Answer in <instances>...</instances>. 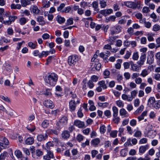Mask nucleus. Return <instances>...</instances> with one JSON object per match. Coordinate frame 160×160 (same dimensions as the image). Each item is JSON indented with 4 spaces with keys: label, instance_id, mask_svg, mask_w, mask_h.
<instances>
[{
    "label": "nucleus",
    "instance_id": "nucleus-49",
    "mask_svg": "<svg viewBox=\"0 0 160 160\" xmlns=\"http://www.w3.org/2000/svg\"><path fill=\"white\" fill-rule=\"evenodd\" d=\"M49 123V121L48 120H46L42 122V126L43 128H45L48 127Z\"/></svg>",
    "mask_w": 160,
    "mask_h": 160
},
{
    "label": "nucleus",
    "instance_id": "nucleus-1",
    "mask_svg": "<svg viewBox=\"0 0 160 160\" xmlns=\"http://www.w3.org/2000/svg\"><path fill=\"white\" fill-rule=\"evenodd\" d=\"M58 79V76L54 73L47 75L45 78V81L48 86H54Z\"/></svg>",
    "mask_w": 160,
    "mask_h": 160
},
{
    "label": "nucleus",
    "instance_id": "nucleus-12",
    "mask_svg": "<svg viewBox=\"0 0 160 160\" xmlns=\"http://www.w3.org/2000/svg\"><path fill=\"white\" fill-rule=\"evenodd\" d=\"M0 141L2 142L1 143L3 144V146H4L5 147H6V146L8 145L9 143L8 139L2 136H0Z\"/></svg>",
    "mask_w": 160,
    "mask_h": 160
},
{
    "label": "nucleus",
    "instance_id": "nucleus-9",
    "mask_svg": "<svg viewBox=\"0 0 160 160\" xmlns=\"http://www.w3.org/2000/svg\"><path fill=\"white\" fill-rule=\"evenodd\" d=\"M44 105L48 108H52L54 107V105L52 101L50 100L45 101L43 102Z\"/></svg>",
    "mask_w": 160,
    "mask_h": 160
},
{
    "label": "nucleus",
    "instance_id": "nucleus-22",
    "mask_svg": "<svg viewBox=\"0 0 160 160\" xmlns=\"http://www.w3.org/2000/svg\"><path fill=\"white\" fill-rule=\"evenodd\" d=\"M88 103L90 106V107L89 109L91 111H94L96 109V108L94 105V103L91 100H89L88 101Z\"/></svg>",
    "mask_w": 160,
    "mask_h": 160
},
{
    "label": "nucleus",
    "instance_id": "nucleus-60",
    "mask_svg": "<svg viewBox=\"0 0 160 160\" xmlns=\"http://www.w3.org/2000/svg\"><path fill=\"white\" fill-rule=\"evenodd\" d=\"M131 51L130 50L127 51L126 54L124 56V58L126 59H128L131 55Z\"/></svg>",
    "mask_w": 160,
    "mask_h": 160
},
{
    "label": "nucleus",
    "instance_id": "nucleus-25",
    "mask_svg": "<svg viewBox=\"0 0 160 160\" xmlns=\"http://www.w3.org/2000/svg\"><path fill=\"white\" fill-rule=\"evenodd\" d=\"M122 99L124 100H127L128 102H131L132 101V98L130 96H129L128 95L123 94L122 95Z\"/></svg>",
    "mask_w": 160,
    "mask_h": 160
},
{
    "label": "nucleus",
    "instance_id": "nucleus-24",
    "mask_svg": "<svg viewBox=\"0 0 160 160\" xmlns=\"http://www.w3.org/2000/svg\"><path fill=\"white\" fill-rule=\"evenodd\" d=\"M62 137L64 139H67L70 137L69 132L67 131H64L62 134Z\"/></svg>",
    "mask_w": 160,
    "mask_h": 160
},
{
    "label": "nucleus",
    "instance_id": "nucleus-30",
    "mask_svg": "<svg viewBox=\"0 0 160 160\" xmlns=\"http://www.w3.org/2000/svg\"><path fill=\"white\" fill-rule=\"evenodd\" d=\"M42 7L43 8H48L50 7V2L43 0L42 2Z\"/></svg>",
    "mask_w": 160,
    "mask_h": 160
},
{
    "label": "nucleus",
    "instance_id": "nucleus-37",
    "mask_svg": "<svg viewBox=\"0 0 160 160\" xmlns=\"http://www.w3.org/2000/svg\"><path fill=\"white\" fill-rule=\"evenodd\" d=\"M56 129H57L56 128ZM60 131H58L57 130V129L55 130V129H49L47 130V132L48 133H49L51 134H54L56 135H57L58 133H59V132Z\"/></svg>",
    "mask_w": 160,
    "mask_h": 160
},
{
    "label": "nucleus",
    "instance_id": "nucleus-44",
    "mask_svg": "<svg viewBox=\"0 0 160 160\" xmlns=\"http://www.w3.org/2000/svg\"><path fill=\"white\" fill-rule=\"evenodd\" d=\"M0 98L2 100L5 102H8L9 103L11 102L10 99L7 96H4L3 95H1L0 96Z\"/></svg>",
    "mask_w": 160,
    "mask_h": 160
},
{
    "label": "nucleus",
    "instance_id": "nucleus-26",
    "mask_svg": "<svg viewBox=\"0 0 160 160\" xmlns=\"http://www.w3.org/2000/svg\"><path fill=\"white\" fill-rule=\"evenodd\" d=\"M155 35V34L153 33H148L147 35V37L148 40L149 42H152L154 40L153 37Z\"/></svg>",
    "mask_w": 160,
    "mask_h": 160
},
{
    "label": "nucleus",
    "instance_id": "nucleus-48",
    "mask_svg": "<svg viewBox=\"0 0 160 160\" xmlns=\"http://www.w3.org/2000/svg\"><path fill=\"white\" fill-rule=\"evenodd\" d=\"M98 78L99 77L98 76L93 75L91 77L90 80L93 82H96L98 80Z\"/></svg>",
    "mask_w": 160,
    "mask_h": 160
},
{
    "label": "nucleus",
    "instance_id": "nucleus-7",
    "mask_svg": "<svg viewBox=\"0 0 160 160\" xmlns=\"http://www.w3.org/2000/svg\"><path fill=\"white\" fill-rule=\"evenodd\" d=\"M72 155L71 158L74 159H78L79 157V154L77 149H73L71 151Z\"/></svg>",
    "mask_w": 160,
    "mask_h": 160
},
{
    "label": "nucleus",
    "instance_id": "nucleus-64",
    "mask_svg": "<svg viewBox=\"0 0 160 160\" xmlns=\"http://www.w3.org/2000/svg\"><path fill=\"white\" fill-rule=\"evenodd\" d=\"M83 138L84 137L82 135L78 134L76 138V139L78 142H80L83 140Z\"/></svg>",
    "mask_w": 160,
    "mask_h": 160
},
{
    "label": "nucleus",
    "instance_id": "nucleus-34",
    "mask_svg": "<svg viewBox=\"0 0 160 160\" xmlns=\"http://www.w3.org/2000/svg\"><path fill=\"white\" fill-rule=\"evenodd\" d=\"M27 128L30 132H32L35 130L36 128L35 126L30 124L27 126Z\"/></svg>",
    "mask_w": 160,
    "mask_h": 160
},
{
    "label": "nucleus",
    "instance_id": "nucleus-55",
    "mask_svg": "<svg viewBox=\"0 0 160 160\" xmlns=\"http://www.w3.org/2000/svg\"><path fill=\"white\" fill-rule=\"evenodd\" d=\"M71 10V8L70 7H67L64 8L63 10L62 11V12H64L65 13H69V12Z\"/></svg>",
    "mask_w": 160,
    "mask_h": 160
},
{
    "label": "nucleus",
    "instance_id": "nucleus-38",
    "mask_svg": "<svg viewBox=\"0 0 160 160\" xmlns=\"http://www.w3.org/2000/svg\"><path fill=\"white\" fill-rule=\"evenodd\" d=\"M99 54V51L98 50L97 51L96 53L94 55L93 58H92L91 59V61L92 62H95L98 61V59H96L98 55Z\"/></svg>",
    "mask_w": 160,
    "mask_h": 160
},
{
    "label": "nucleus",
    "instance_id": "nucleus-5",
    "mask_svg": "<svg viewBox=\"0 0 160 160\" xmlns=\"http://www.w3.org/2000/svg\"><path fill=\"white\" fill-rule=\"evenodd\" d=\"M124 5L127 7L133 9H136L139 5L138 2H132L128 1L124 2Z\"/></svg>",
    "mask_w": 160,
    "mask_h": 160
},
{
    "label": "nucleus",
    "instance_id": "nucleus-61",
    "mask_svg": "<svg viewBox=\"0 0 160 160\" xmlns=\"http://www.w3.org/2000/svg\"><path fill=\"white\" fill-rule=\"evenodd\" d=\"M137 121L134 119L131 120L130 122V125L132 127L135 126L137 124Z\"/></svg>",
    "mask_w": 160,
    "mask_h": 160
},
{
    "label": "nucleus",
    "instance_id": "nucleus-47",
    "mask_svg": "<svg viewBox=\"0 0 160 160\" xmlns=\"http://www.w3.org/2000/svg\"><path fill=\"white\" fill-rule=\"evenodd\" d=\"M98 84L99 86L102 87L103 89H106L107 88V86L105 83V82L104 81H102L98 82Z\"/></svg>",
    "mask_w": 160,
    "mask_h": 160
},
{
    "label": "nucleus",
    "instance_id": "nucleus-31",
    "mask_svg": "<svg viewBox=\"0 0 160 160\" xmlns=\"http://www.w3.org/2000/svg\"><path fill=\"white\" fill-rule=\"evenodd\" d=\"M27 19L25 17H22L19 18V22L21 25H24L27 22Z\"/></svg>",
    "mask_w": 160,
    "mask_h": 160
},
{
    "label": "nucleus",
    "instance_id": "nucleus-32",
    "mask_svg": "<svg viewBox=\"0 0 160 160\" xmlns=\"http://www.w3.org/2000/svg\"><path fill=\"white\" fill-rule=\"evenodd\" d=\"M149 73V72L148 70L146 69H144L143 70L140 74V76L142 77H145L147 76Z\"/></svg>",
    "mask_w": 160,
    "mask_h": 160
},
{
    "label": "nucleus",
    "instance_id": "nucleus-53",
    "mask_svg": "<svg viewBox=\"0 0 160 160\" xmlns=\"http://www.w3.org/2000/svg\"><path fill=\"white\" fill-rule=\"evenodd\" d=\"M150 53L151 54V56L152 57V58H150V60H149V58H148L147 62L149 64H152V63L153 61V58L154 56L153 52L152 51H150Z\"/></svg>",
    "mask_w": 160,
    "mask_h": 160
},
{
    "label": "nucleus",
    "instance_id": "nucleus-6",
    "mask_svg": "<svg viewBox=\"0 0 160 160\" xmlns=\"http://www.w3.org/2000/svg\"><path fill=\"white\" fill-rule=\"evenodd\" d=\"M114 27H112L110 28V33L112 35L117 34L120 32L121 31L122 28L120 26L118 25L116 27L115 30H114Z\"/></svg>",
    "mask_w": 160,
    "mask_h": 160
},
{
    "label": "nucleus",
    "instance_id": "nucleus-62",
    "mask_svg": "<svg viewBox=\"0 0 160 160\" xmlns=\"http://www.w3.org/2000/svg\"><path fill=\"white\" fill-rule=\"evenodd\" d=\"M140 103V100L138 98L136 99L134 102V105L135 107H138Z\"/></svg>",
    "mask_w": 160,
    "mask_h": 160
},
{
    "label": "nucleus",
    "instance_id": "nucleus-8",
    "mask_svg": "<svg viewBox=\"0 0 160 160\" xmlns=\"http://www.w3.org/2000/svg\"><path fill=\"white\" fill-rule=\"evenodd\" d=\"M92 66L93 70H99L101 68V65L100 63L96 61L95 62H92Z\"/></svg>",
    "mask_w": 160,
    "mask_h": 160
},
{
    "label": "nucleus",
    "instance_id": "nucleus-29",
    "mask_svg": "<svg viewBox=\"0 0 160 160\" xmlns=\"http://www.w3.org/2000/svg\"><path fill=\"white\" fill-rule=\"evenodd\" d=\"M100 142V140L98 138H96L92 140L91 142V144L94 146H97Z\"/></svg>",
    "mask_w": 160,
    "mask_h": 160
},
{
    "label": "nucleus",
    "instance_id": "nucleus-17",
    "mask_svg": "<svg viewBox=\"0 0 160 160\" xmlns=\"http://www.w3.org/2000/svg\"><path fill=\"white\" fill-rule=\"evenodd\" d=\"M155 103V98L153 97H150L148 101V105L150 107H154V103Z\"/></svg>",
    "mask_w": 160,
    "mask_h": 160
},
{
    "label": "nucleus",
    "instance_id": "nucleus-43",
    "mask_svg": "<svg viewBox=\"0 0 160 160\" xmlns=\"http://www.w3.org/2000/svg\"><path fill=\"white\" fill-rule=\"evenodd\" d=\"M15 154L18 158H21L22 156V152L19 150H17L15 151Z\"/></svg>",
    "mask_w": 160,
    "mask_h": 160
},
{
    "label": "nucleus",
    "instance_id": "nucleus-4",
    "mask_svg": "<svg viewBox=\"0 0 160 160\" xmlns=\"http://www.w3.org/2000/svg\"><path fill=\"white\" fill-rule=\"evenodd\" d=\"M5 16L6 18H8V20L6 19L5 25H9L11 24L12 22H14L15 20L17 18V17L15 16H9L8 14L6 13Z\"/></svg>",
    "mask_w": 160,
    "mask_h": 160
},
{
    "label": "nucleus",
    "instance_id": "nucleus-19",
    "mask_svg": "<svg viewBox=\"0 0 160 160\" xmlns=\"http://www.w3.org/2000/svg\"><path fill=\"white\" fill-rule=\"evenodd\" d=\"M48 138V135L46 134L45 135L39 134L37 137V139L38 141H41L45 140Z\"/></svg>",
    "mask_w": 160,
    "mask_h": 160
},
{
    "label": "nucleus",
    "instance_id": "nucleus-21",
    "mask_svg": "<svg viewBox=\"0 0 160 160\" xmlns=\"http://www.w3.org/2000/svg\"><path fill=\"white\" fill-rule=\"evenodd\" d=\"M129 18V16H128L122 17V18L118 21V23L121 25L124 24L126 22L127 19Z\"/></svg>",
    "mask_w": 160,
    "mask_h": 160
},
{
    "label": "nucleus",
    "instance_id": "nucleus-57",
    "mask_svg": "<svg viewBox=\"0 0 160 160\" xmlns=\"http://www.w3.org/2000/svg\"><path fill=\"white\" fill-rule=\"evenodd\" d=\"M139 58V55L137 52H134L132 55V59L134 60H137Z\"/></svg>",
    "mask_w": 160,
    "mask_h": 160
},
{
    "label": "nucleus",
    "instance_id": "nucleus-54",
    "mask_svg": "<svg viewBox=\"0 0 160 160\" xmlns=\"http://www.w3.org/2000/svg\"><path fill=\"white\" fill-rule=\"evenodd\" d=\"M118 131L114 130L112 131L110 133V136L112 138H114L117 137Z\"/></svg>",
    "mask_w": 160,
    "mask_h": 160
},
{
    "label": "nucleus",
    "instance_id": "nucleus-45",
    "mask_svg": "<svg viewBox=\"0 0 160 160\" xmlns=\"http://www.w3.org/2000/svg\"><path fill=\"white\" fill-rule=\"evenodd\" d=\"M6 19L7 18L6 16H5V15L4 16V17L2 16V15H0V22L2 23L5 25Z\"/></svg>",
    "mask_w": 160,
    "mask_h": 160
},
{
    "label": "nucleus",
    "instance_id": "nucleus-2",
    "mask_svg": "<svg viewBox=\"0 0 160 160\" xmlns=\"http://www.w3.org/2000/svg\"><path fill=\"white\" fill-rule=\"evenodd\" d=\"M68 119L67 117H62L57 123L56 128L57 130L60 131L61 129L65 126L68 123Z\"/></svg>",
    "mask_w": 160,
    "mask_h": 160
},
{
    "label": "nucleus",
    "instance_id": "nucleus-36",
    "mask_svg": "<svg viewBox=\"0 0 160 160\" xmlns=\"http://www.w3.org/2000/svg\"><path fill=\"white\" fill-rule=\"evenodd\" d=\"M4 69L6 71L10 72H12V67L11 65L7 63L5 66Z\"/></svg>",
    "mask_w": 160,
    "mask_h": 160
},
{
    "label": "nucleus",
    "instance_id": "nucleus-51",
    "mask_svg": "<svg viewBox=\"0 0 160 160\" xmlns=\"http://www.w3.org/2000/svg\"><path fill=\"white\" fill-rule=\"evenodd\" d=\"M116 17L114 16H111L108 18L106 19L107 22H108L110 21L114 22L115 21Z\"/></svg>",
    "mask_w": 160,
    "mask_h": 160
},
{
    "label": "nucleus",
    "instance_id": "nucleus-56",
    "mask_svg": "<svg viewBox=\"0 0 160 160\" xmlns=\"http://www.w3.org/2000/svg\"><path fill=\"white\" fill-rule=\"evenodd\" d=\"M148 142V139L146 138H143L139 141V144H144Z\"/></svg>",
    "mask_w": 160,
    "mask_h": 160
},
{
    "label": "nucleus",
    "instance_id": "nucleus-16",
    "mask_svg": "<svg viewBox=\"0 0 160 160\" xmlns=\"http://www.w3.org/2000/svg\"><path fill=\"white\" fill-rule=\"evenodd\" d=\"M131 70L133 72H138L141 68L136 64L132 63L131 65Z\"/></svg>",
    "mask_w": 160,
    "mask_h": 160
},
{
    "label": "nucleus",
    "instance_id": "nucleus-58",
    "mask_svg": "<svg viewBox=\"0 0 160 160\" xmlns=\"http://www.w3.org/2000/svg\"><path fill=\"white\" fill-rule=\"evenodd\" d=\"M154 107L156 109H158L160 108V100H158L154 103Z\"/></svg>",
    "mask_w": 160,
    "mask_h": 160
},
{
    "label": "nucleus",
    "instance_id": "nucleus-23",
    "mask_svg": "<svg viewBox=\"0 0 160 160\" xmlns=\"http://www.w3.org/2000/svg\"><path fill=\"white\" fill-rule=\"evenodd\" d=\"M148 112L145 111L143 112L138 117V119L139 122L143 120L144 119V117L147 115Z\"/></svg>",
    "mask_w": 160,
    "mask_h": 160
},
{
    "label": "nucleus",
    "instance_id": "nucleus-28",
    "mask_svg": "<svg viewBox=\"0 0 160 160\" xmlns=\"http://www.w3.org/2000/svg\"><path fill=\"white\" fill-rule=\"evenodd\" d=\"M144 109V106L142 105H141L135 112L134 114L135 115H137L140 113Z\"/></svg>",
    "mask_w": 160,
    "mask_h": 160
},
{
    "label": "nucleus",
    "instance_id": "nucleus-15",
    "mask_svg": "<svg viewBox=\"0 0 160 160\" xmlns=\"http://www.w3.org/2000/svg\"><path fill=\"white\" fill-rule=\"evenodd\" d=\"M112 10L111 9L102 10L100 11V13L104 16L108 15L112 12Z\"/></svg>",
    "mask_w": 160,
    "mask_h": 160
},
{
    "label": "nucleus",
    "instance_id": "nucleus-20",
    "mask_svg": "<svg viewBox=\"0 0 160 160\" xmlns=\"http://www.w3.org/2000/svg\"><path fill=\"white\" fill-rule=\"evenodd\" d=\"M37 21L39 22V25H44L45 23L44 18L42 16H39L37 18Z\"/></svg>",
    "mask_w": 160,
    "mask_h": 160
},
{
    "label": "nucleus",
    "instance_id": "nucleus-27",
    "mask_svg": "<svg viewBox=\"0 0 160 160\" xmlns=\"http://www.w3.org/2000/svg\"><path fill=\"white\" fill-rule=\"evenodd\" d=\"M21 2L22 6L24 7H25L27 5L31 3V2L29 0H21Z\"/></svg>",
    "mask_w": 160,
    "mask_h": 160
},
{
    "label": "nucleus",
    "instance_id": "nucleus-11",
    "mask_svg": "<svg viewBox=\"0 0 160 160\" xmlns=\"http://www.w3.org/2000/svg\"><path fill=\"white\" fill-rule=\"evenodd\" d=\"M148 148L149 146L148 145L141 146L139 148V152L141 154H143Z\"/></svg>",
    "mask_w": 160,
    "mask_h": 160
},
{
    "label": "nucleus",
    "instance_id": "nucleus-14",
    "mask_svg": "<svg viewBox=\"0 0 160 160\" xmlns=\"http://www.w3.org/2000/svg\"><path fill=\"white\" fill-rule=\"evenodd\" d=\"M120 115L123 117H127L129 116V114L126 110L123 108H121L119 110Z\"/></svg>",
    "mask_w": 160,
    "mask_h": 160
},
{
    "label": "nucleus",
    "instance_id": "nucleus-40",
    "mask_svg": "<svg viewBox=\"0 0 160 160\" xmlns=\"http://www.w3.org/2000/svg\"><path fill=\"white\" fill-rule=\"evenodd\" d=\"M138 92V91L136 90H134L131 92V96L130 97L132 98V100H133V98H135L136 97Z\"/></svg>",
    "mask_w": 160,
    "mask_h": 160
},
{
    "label": "nucleus",
    "instance_id": "nucleus-59",
    "mask_svg": "<svg viewBox=\"0 0 160 160\" xmlns=\"http://www.w3.org/2000/svg\"><path fill=\"white\" fill-rule=\"evenodd\" d=\"M7 153L6 152H4L2 153L0 155V160H4Z\"/></svg>",
    "mask_w": 160,
    "mask_h": 160
},
{
    "label": "nucleus",
    "instance_id": "nucleus-46",
    "mask_svg": "<svg viewBox=\"0 0 160 160\" xmlns=\"http://www.w3.org/2000/svg\"><path fill=\"white\" fill-rule=\"evenodd\" d=\"M115 39V37L114 36L109 37V38L107 40V41L109 42L110 44L112 45L113 44V43L114 42Z\"/></svg>",
    "mask_w": 160,
    "mask_h": 160
},
{
    "label": "nucleus",
    "instance_id": "nucleus-13",
    "mask_svg": "<svg viewBox=\"0 0 160 160\" xmlns=\"http://www.w3.org/2000/svg\"><path fill=\"white\" fill-rule=\"evenodd\" d=\"M76 109V103L74 100H71L69 102L70 110L72 112L74 111Z\"/></svg>",
    "mask_w": 160,
    "mask_h": 160
},
{
    "label": "nucleus",
    "instance_id": "nucleus-35",
    "mask_svg": "<svg viewBox=\"0 0 160 160\" xmlns=\"http://www.w3.org/2000/svg\"><path fill=\"white\" fill-rule=\"evenodd\" d=\"M56 20L59 23H63L65 21V19L64 18L58 15L56 18Z\"/></svg>",
    "mask_w": 160,
    "mask_h": 160
},
{
    "label": "nucleus",
    "instance_id": "nucleus-33",
    "mask_svg": "<svg viewBox=\"0 0 160 160\" xmlns=\"http://www.w3.org/2000/svg\"><path fill=\"white\" fill-rule=\"evenodd\" d=\"M34 142V138L32 137H29L26 140V143L28 145L32 144Z\"/></svg>",
    "mask_w": 160,
    "mask_h": 160
},
{
    "label": "nucleus",
    "instance_id": "nucleus-50",
    "mask_svg": "<svg viewBox=\"0 0 160 160\" xmlns=\"http://www.w3.org/2000/svg\"><path fill=\"white\" fill-rule=\"evenodd\" d=\"M92 7L94 8V10L98 11V10L97 9L98 7V2L97 1H94L92 3Z\"/></svg>",
    "mask_w": 160,
    "mask_h": 160
},
{
    "label": "nucleus",
    "instance_id": "nucleus-18",
    "mask_svg": "<svg viewBox=\"0 0 160 160\" xmlns=\"http://www.w3.org/2000/svg\"><path fill=\"white\" fill-rule=\"evenodd\" d=\"M30 10L31 12H32L36 14H38L40 12V10L38 9V7L34 5L31 7Z\"/></svg>",
    "mask_w": 160,
    "mask_h": 160
},
{
    "label": "nucleus",
    "instance_id": "nucleus-52",
    "mask_svg": "<svg viewBox=\"0 0 160 160\" xmlns=\"http://www.w3.org/2000/svg\"><path fill=\"white\" fill-rule=\"evenodd\" d=\"M65 6V4L63 3H61L60 6L58 8L57 10L58 11H60L62 12V11L63 10V8Z\"/></svg>",
    "mask_w": 160,
    "mask_h": 160
},
{
    "label": "nucleus",
    "instance_id": "nucleus-39",
    "mask_svg": "<svg viewBox=\"0 0 160 160\" xmlns=\"http://www.w3.org/2000/svg\"><path fill=\"white\" fill-rule=\"evenodd\" d=\"M147 134L148 137L150 138H153L155 136V134H153V131L150 130H148L147 131Z\"/></svg>",
    "mask_w": 160,
    "mask_h": 160
},
{
    "label": "nucleus",
    "instance_id": "nucleus-41",
    "mask_svg": "<svg viewBox=\"0 0 160 160\" xmlns=\"http://www.w3.org/2000/svg\"><path fill=\"white\" fill-rule=\"evenodd\" d=\"M112 111L113 112V117L117 116L118 113V108L115 106L112 107Z\"/></svg>",
    "mask_w": 160,
    "mask_h": 160
},
{
    "label": "nucleus",
    "instance_id": "nucleus-3",
    "mask_svg": "<svg viewBox=\"0 0 160 160\" xmlns=\"http://www.w3.org/2000/svg\"><path fill=\"white\" fill-rule=\"evenodd\" d=\"M78 61V56L76 55H72L69 57L68 62L70 65H74Z\"/></svg>",
    "mask_w": 160,
    "mask_h": 160
},
{
    "label": "nucleus",
    "instance_id": "nucleus-42",
    "mask_svg": "<svg viewBox=\"0 0 160 160\" xmlns=\"http://www.w3.org/2000/svg\"><path fill=\"white\" fill-rule=\"evenodd\" d=\"M98 105L100 107L102 108H105L108 106L109 105V103L107 102L104 103L98 102Z\"/></svg>",
    "mask_w": 160,
    "mask_h": 160
},
{
    "label": "nucleus",
    "instance_id": "nucleus-63",
    "mask_svg": "<svg viewBox=\"0 0 160 160\" xmlns=\"http://www.w3.org/2000/svg\"><path fill=\"white\" fill-rule=\"evenodd\" d=\"M160 29V26L158 24L154 25L153 27V31L157 32L159 31Z\"/></svg>",
    "mask_w": 160,
    "mask_h": 160
},
{
    "label": "nucleus",
    "instance_id": "nucleus-10",
    "mask_svg": "<svg viewBox=\"0 0 160 160\" xmlns=\"http://www.w3.org/2000/svg\"><path fill=\"white\" fill-rule=\"evenodd\" d=\"M74 124L79 128H82L85 126L84 122L79 120H75L74 122Z\"/></svg>",
    "mask_w": 160,
    "mask_h": 160
}]
</instances>
